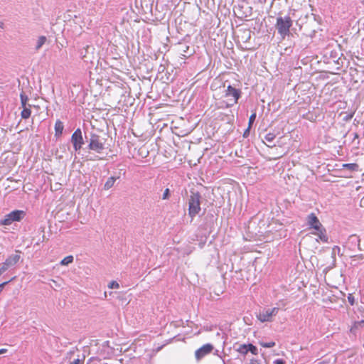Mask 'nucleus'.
Returning a JSON list of instances; mask_svg holds the SVG:
<instances>
[{
    "label": "nucleus",
    "instance_id": "obj_1",
    "mask_svg": "<svg viewBox=\"0 0 364 364\" xmlns=\"http://www.w3.org/2000/svg\"><path fill=\"white\" fill-rule=\"evenodd\" d=\"M84 134L87 143L84 150L87 152L85 159L87 161L102 159L97 154H102L105 149V139L94 132L85 131Z\"/></svg>",
    "mask_w": 364,
    "mask_h": 364
},
{
    "label": "nucleus",
    "instance_id": "obj_2",
    "mask_svg": "<svg viewBox=\"0 0 364 364\" xmlns=\"http://www.w3.org/2000/svg\"><path fill=\"white\" fill-rule=\"evenodd\" d=\"M200 198L199 192L191 191L188 199V215L193 218L200 211Z\"/></svg>",
    "mask_w": 364,
    "mask_h": 364
},
{
    "label": "nucleus",
    "instance_id": "obj_3",
    "mask_svg": "<svg viewBox=\"0 0 364 364\" xmlns=\"http://www.w3.org/2000/svg\"><path fill=\"white\" fill-rule=\"evenodd\" d=\"M292 26V20L289 16L284 17L279 16L277 18L276 28L278 33L284 38L289 35V29Z\"/></svg>",
    "mask_w": 364,
    "mask_h": 364
},
{
    "label": "nucleus",
    "instance_id": "obj_4",
    "mask_svg": "<svg viewBox=\"0 0 364 364\" xmlns=\"http://www.w3.org/2000/svg\"><path fill=\"white\" fill-rule=\"evenodd\" d=\"M25 215L26 213L23 210H16L11 211L6 215L4 219L0 221V224L2 225H10L13 222L20 221Z\"/></svg>",
    "mask_w": 364,
    "mask_h": 364
},
{
    "label": "nucleus",
    "instance_id": "obj_5",
    "mask_svg": "<svg viewBox=\"0 0 364 364\" xmlns=\"http://www.w3.org/2000/svg\"><path fill=\"white\" fill-rule=\"evenodd\" d=\"M82 132L81 129L77 128L71 136V143L73 144V149L75 151H80L82 146L85 144L86 139L85 140Z\"/></svg>",
    "mask_w": 364,
    "mask_h": 364
},
{
    "label": "nucleus",
    "instance_id": "obj_6",
    "mask_svg": "<svg viewBox=\"0 0 364 364\" xmlns=\"http://www.w3.org/2000/svg\"><path fill=\"white\" fill-rule=\"evenodd\" d=\"M242 92L240 89H236L231 85H228L225 92V97L230 98L231 103L227 105V107H232L237 103Z\"/></svg>",
    "mask_w": 364,
    "mask_h": 364
},
{
    "label": "nucleus",
    "instance_id": "obj_7",
    "mask_svg": "<svg viewBox=\"0 0 364 364\" xmlns=\"http://www.w3.org/2000/svg\"><path fill=\"white\" fill-rule=\"evenodd\" d=\"M279 309L277 307L272 309H264L257 315V318L261 322L271 321L272 316L278 314Z\"/></svg>",
    "mask_w": 364,
    "mask_h": 364
},
{
    "label": "nucleus",
    "instance_id": "obj_8",
    "mask_svg": "<svg viewBox=\"0 0 364 364\" xmlns=\"http://www.w3.org/2000/svg\"><path fill=\"white\" fill-rule=\"evenodd\" d=\"M214 349V347L210 343H206L197 349L195 352V358L197 360H200L202 358H203L205 355L210 354L213 350Z\"/></svg>",
    "mask_w": 364,
    "mask_h": 364
},
{
    "label": "nucleus",
    "instance_id": "obj_9",
    "mask_svg": "<svg viewBox=\"0 0 364 364\" xmlns=\"http://www.w3.org/2000/svg\"><path fill=\"white\" fill-rule=\"evenodd\" d=\"M94 50L95 48L92 46H86L80 51L81 58L85 62H92L94 58Z\"/></svg>",
    "mask_w": 364,
    "mask_h": 364
},
{
    "label": "nucleus",
    "instance_id": "obj_10",
    "mask_svg": "<svg viewBox=\"0 0 364 364\" xmlns=\"http://www.w3.org/2000/svg\"><path fill=\"white\" fill-rule=\"evenodd\" d=\"M307 224L315 230L321 228L323 226L316 215L313 213L307 216Z\"/></svg>",
    "mask_w": 364,
    "mask_h": 364
},
{
    "label": "nucleus",
    "instance_id": "obj_11",
    "mask_svg": "<svg viewBox=\"0 0 364 364\" xmlns=\"http://www.w3.org/2000/svg\"><path fill=\"white\" fill-rule=\"evenodd\" d=\"M20 255H11L5 260V265L9 267V268L14 266L19 260Z\"/></svg>",
    "mask_w": 364,
    "mask_h": 364
},
{
    "label": "nucleus",
    "instance_id": "obj_12",
    "mask_svg": "<svg viewBox=\"0 0 364 364\" xmlns=\"http://www.w3.org/2000/svg\"><path fill=\"white\" fill-rule=\"evenodd\" d=\"M63 123L60 119H58L55 124V136L56 138L60 137L63 134Z\"/></svg>",
    "mask_w": 364,
    "mask_h": 364
},
{
    "label": "nucleus",
    "instance_id": "obj_13",
    "mask_svg": "<svg viewBox=\"0 0 364 364\" xmlns=\"http://www.w3.org/2000/svg\"><path fill=\"white\" fill-rule=\"evenodd\" d=\"M342 169L343 170L346 169V170H348L350 172L359 171H360L359 165L358 164H355V163L343 164L342 165Z\"/></svg>",
    "mask_w": 364,
    "mask_h": 364
},
{
    "label": "nucleus",
    "instance_id": "obj_14",
    "mask_svg": "<svg viewBox=\"0 0 364 364\" xmlns=\"http://www.w3.org/2000/svg\"><path fill=\"white\" fill-rule=\"evenodd\" d=\"M119 177L117 176H111L109 178H108V179L107 180V181L105 182V185H104V189L107 191L109 189H110L111 188H112L114 185V183L116 182V181L117 179H119Z\"/></svg>",
    "mask_w": 364,
    "mask_h": 364
},
{
    "label": "nucleus",
    "instance_id": "obj_15",
    "mask_svg": "<svg viewBox=\"0 0 364 364\" xmlns=\"http://www.w3.org/2000/svg\"><path fill=\"white\" fill-rule=\"evenodd\" d=\"M317 233L319 240H321L323 242H328V237L326 235V229L322 226L321 228H319L318 230H316Z\"/></svg>",
    "mask_w": 364,
    "mask_h": 364
},
{
    "label": "nucleus",
    "instance_id": "obj_16",
    "mask_svg": "<svg viewBox=\"0 0 364 364\" xmlns=\"http://www.w3.org/2000/svg\"><path fill=\"white\" fill-rule=\"evenodd\" d=\"M31 105L28 107H23V110L21 111V115L23 119H28L30 117L31 114V110L30 109Z\"/></svg>",
    "mask_w": 364,
    "mask_h": 364
},
{
    "label": "nucleus",
    "instance_id": "obj_17",
    "mask_svg": "<svg viewBox=\"0 0 364 364\" xmlns=\"http://www.w3.org/2000/svg\"><path fill=\"white\" fill-rule=\"evenodd\" d=\"M46 36H41L38 38V39L37 40V43H36V50H39L43 45L44 43H46Z\"/></svg>",
    "mask_w": 364,
    "mask_h": 364
},
{
    "label": "nucleus",
    "instance_id": "obj_18",
    "mask_svg": "<svg viewBox=\"0 0 364 364\" xmlns=\"http://www.w3.org/2000/svg\"><path fill=\"white\" fill-rule=\"evenodd\" d=\"M20 98H21V107H27L26 105H27V102L28 101V96L23 92H22L20 94Z\"/></svg>",
    "mask_w": 364,
    "mask_h": 364
},
{
    "label": "nucleus",
    "instance_id": "obj_19",
    "mask_svg": "<svg viewBox=\"0 0 364 364\" xmlns=\"http://www.w3.org/2000/svg\"><path fill=\"white\" fill-rule=\"evenodd\" d=\"M248 346L246 344H242L239 346L237 350L241 354L245 355L248 352Z\"/></svg>",
    "mask_w": 364,
    "mask_h": 364
},
{
    "label": "nucleus",
    "instance_id": "obj_20",
    "mask_svg": "<svg viewBox=\"0 0 364 364\" xmlns=\"http://www.w3.org/2000/svg\"><path fill=\"white\" fill-rule=\"evenodd\" d=\"M73 261V257L72 255H69L65 257L61 262L60 264L62 265H67Z\"/></svg>",
    "mask_w": 364,
    "mask_h": 364
},
{
    "label": "nucleus",
    "instance_id": "obj_21",
    "mask_svg": "<svg viewBox=\"0 0 364 364\" xmlns=\"http://www.w3.org/2000/svg\"><path fill=\"white\" fill-rule=\"evenodd\" d=\"M248 346V351L251 352L253 355H257L258 354V350L256 346L250 343L247 344Z\"/></svg>",
    "mask_w": 364,
    "mask_h": 364
},
{
    "label": "nucleus",
    "instance_id": "obj_22",
    "mask_svg": "<svg viewBox=\"0 0 364 364\" xmlns=\"http://www.w3.org/2000/svg\"><path fill=\"white\" fill-rule=\"evenodd\" d=\"M259 345L264 348H272V347H274L276 345V343L274 341L259 342Z\"/></svg>",
    "mask_w": 364,
    "mask_h": 364
},
{
    "label": "nucleus",
    "instance_id": "obj_23",
    "mask_svg": "<svg viewBox=\"0 0 364 364\" xmlns=\"http://www.w3.org/2000/svg\"><path fill=\"white\" fill-rule=\"evenodd\" d=\"M276 135L274 133H268L265 135L264 139L268 142L271 143L275 139Z\"/></svg>",
    "mask_w": 364,
    "mask_h": 364
},
{
    "label": "nucleus",
    "instance_id": "obj_24",
    "mask_svg": "<svg viewBox=\"0 0 364 364\" xmlns=\"http://www.w3.org/2000/svg\"><path fill=\"white\" fill-rule=\"evenodd\" d=\"M256 117H257L256 112H254L250 115V117L249 118V122H248L249 127H252V124L254 123V122L256 119Z\"/></svg>",
    "mask_w": 364,
    "mask_h": 364
},
{
    "label": "nucleus",
    "instance_id": "obj_25",
    "mask_svg": "<svg viewBox=\"0 0 364 364\" xmlns=\"http://www.w3.org/2000/svg\"><path fill=\"white\" fill-rule=\"evenodd\" d=\"M169 196H170V190H169V188H166L163 193L162 199L163 200L168 199Z\"/></svg>",
    "mask_w": 364,
    "mask_h": 364
},
{
    "label": "nucleus",
    "instance_id": "obj_26",
    "mask_svg": "<svg viewBox=\"0 0 364 364\" xmlns=\"http://www.w3.org/2000/svg\"><path fill=\"white\" fill-rule=\"evenodd\" d=\"M119 284L115 281L111 282L108 285V287L110 289H117V288H119Z\"/></svg>",
    "mask_w": 364,
    "mask_h": 364
},
{
    "label": "nucleus",
    "instance_id": "obj_27",
    "mask_svg": "<svg viewBox=\"0 0 364 364\" xmlns=\"http://www.w3.org/2000/svg\"><path fill=\"white\" fill-rule=\"evenodd\" d=\"M78 350L77 349H73L71 350H70L68 353H67V355H66V359H69L70 360L71 359V357L73 355L75 354V352H77Z\"/></svg>",
    "mask_w": 364,
    "mask_h": 364
},
{
    "label": "nucleus",
    "instance_id": "obj_28",
    "mask_svg": "<svg viewBox=\"0 0 364 364\" xmlns=\"http://www.w3.org/2000/svg\"><path fill=\"white\" fill-rule=\"evenodd\" d=\"M15 279V277L11 278L10 280L9 281H6V282H2L1 284H0V293L3 291V289L4 288V287L9 284L11 281L14 280Z\"/></svg>",
    "mask_w": 364,
    "mask_h": 364
},
{
    "label": "nucleus",
    "instance_id": "obj_29",
    "mask_svg": "<svg viewBox=\"0 0 364 364\" xmlns=\"http://www.w3.org/2000/svg\"><path fill=\"white\" fill-rule=\"evenodd\" d=\"M348 301L350 305H353L355 304V298L353 294H349L348 296Z\"/></svg>",
    "mask_w": 364,
    "mask_h": 364
},
{
    "label": "nucleus",
    "instance_id": "obj_30",
    "mask_svg": "<svg viewBox=\"0 0 364 364\" xmlns=\"http://www.w3.org/2000/svg\"><path fill=\"white\" fill-rule=\"evenodd\" d=\"M355 326L356 328H358V327H363L364 326V320H361V321L355 322Z\"/></svg>",
    "mask_w": 364,
    "mask_h": 364
},
{
    "label": "nucleus",
    "instance_id": "obj_31",
    "mask_svg": "<svg viewBox=\"0 0 364 364\" xmlns=\"http://www.w3.org/2000/svg\"><path fill=\"white\" fill-rule=\"evenodd\" d=\"M315 364H331V360L330 359H328V360H323L322 361H319L318 363H314Z\"/></svg>",
    "mask_w": 364,
    "mask_h": 364
},
{
    "label": "nucleus",
    "instance_id": "obj_32",
    "mask_svg": "<svg viewBox=\"0 0 364 364\" xmlns=\"http://www.w3.org/2000/svg\"><path fill=\"white\" fill-rule=\"evenodd\" d=\"M250 128H251V127L248 126L247 129L244 132V133H243L244 137H247L249 136Z\"/></svg>",
    "mask_w": 364,
    "mask_h": 364
},
{
    "label": "nucleus",
    "instance_id": "obj_33",
    "mask_svg": "<svg viewBox=\"0 0 364 364\" xmlns=\"http://www.w3.org/2000/svg\"><path fill=\"white\" fill-rule=\"evenodd\" d=\"M274 364H285V361L283 359H277L274 361Z\"/></svg>",
    "mask_w": 364,
    "mask_h": 364
},
{
    "label": "nucleus",
    "instance_id": "obj_34",
    "mask_svg": "<svg viewBox=\"0 0 364 364\" xmlns=\"http://www.w3.org/2000/svg\"><path fill=\"white\" fill-rule=\"evenodd\" d=\"M250 364H262L261 362L257 359H252L250 360Z\"/></svg>",
    "mask_w": 364,
    "mask_h": 364
},
{
    "label": "nucleus",
    "instance_id": "obj_35",
    "mask_svg": "<svg viewBox=\"0 0 364 364\" xmlns=\"http://www.w3.org/2000/svg\"><path fill=\"white\" fill-rule=\"evenodd\" d=\"M3 271L6 272L9 267L5 265V263L4 262L0 267Z\"/></svg>",
    "mask_w": 364,
    "mask_h": 364
},
{
    "label": "nucleus",
    "instance_id": "obj_36",
    "mask_svg": "<svg viewBox=\"0 0 364 364\" xmlns=\"http://www.w3.org/2000/svg\"><path fill=\"white\" fill-rule=\"evenodd\" d=\"M352 117H353V114H350L346 116L345 119L348 120V119H351Z\"/></svg>",
    "mask_w": 364,
    "mask_h": 364
},
{
    "label": "nucleus",
    "instance_id": "obj_37",
    "mask_svg": "<svg viewBox=\"0 0 364 364\" xmlns=\"http://www.w3.org/2000/svg\"><path fill=\"white\" fill-rule=\"evenodd\" d=\"M6 351H7V350H6V349H4V348L0 349V354H1V353H6Z\"/></svg>",
    "mask_w": 364,
    "mask_h": 364
},
{
    "label": "nucleus",
    "instance_id": "obj_38",
    "mask_svg": "<svg viewBox=\"0 0 364 364\" xmlns=\"http://www.w3.org/2000/svg\"><path fill=\"white\" fill-rule=\"evenodd\" d=\"M4 26V23L0 21V28H3Z\"/></svg>",
    "mask_w": 364,
    "mask_h": 364
},
{
    "label": "nucleus",
    "instance_id": "obj_39",
    "mask_svg": "<svg viewBox=\"0 0 364 364\" xmlns=\"http://www.w3.org/2000/svg\"><path fill=\"white\" fill-rule=\"evenodd\" d=\"M4 272V271H3V270L0 268V275H1Z\"/></svg>",
    "mask_w": 364,
    "mask_h": 364
},
{
    "label": "nucleus",
    "instance_id": "obj_40",
    "mask_svg": "<svg viewBox=\"0 0 364 364\" xmlns=\"http://www.w3.org/2000/svg\"><path fill=\"white\" fill-rule=\"evenodd\" d=\"M360 203H361V205H362L363 203H364V198H362V200H361Z\"/></svg>",
    "mask_w": 364,
    "mask_h": 364
},
{
    "label": "nucleus",
    "instance_id": "obj_41",
    "mask_svg": "<svg viewBox=\"0 0 364 364\" xmlns=\"http://www.w3.org/2000/svg\"><path fill=\"white\" fill-rule=\"evenodd\" d=\"M44 238H45V235H43L41 242H43V241L44 240Z\"/></svg>",
    "mask_w": 364,
    "mask_h": 364
},
{
    "label": "nucleus",
    "instance_id": "obj_42",
    "mask_svg": "<svg viewBox=\"0 0 364 364\" xmlns=\"http://www.w3.org/2000/svg\"><path fill=\"white\" fill-rule=\"evenodd\" d=\"M336 248L339 250V247L338 246H335V247L333 248V250H335Z\"/></svg>",
    "mask_w": 364,
    "mask_h": 364
},
{
    "label": "nucleus",
    "instance_id": "obj_43",
    "mask_svg": "<svg viewBox=\"0 0 364 364\" xmlns=\"http://www.w3.org/2000/svg\"><path fill=\"white\" fill-rule=\"evenodd\" d=\"M218 350H216V351H215V354H218Z\"/></svg>",
    "mask_w": 364,
    "mask_h": 364
}]
</instances>
